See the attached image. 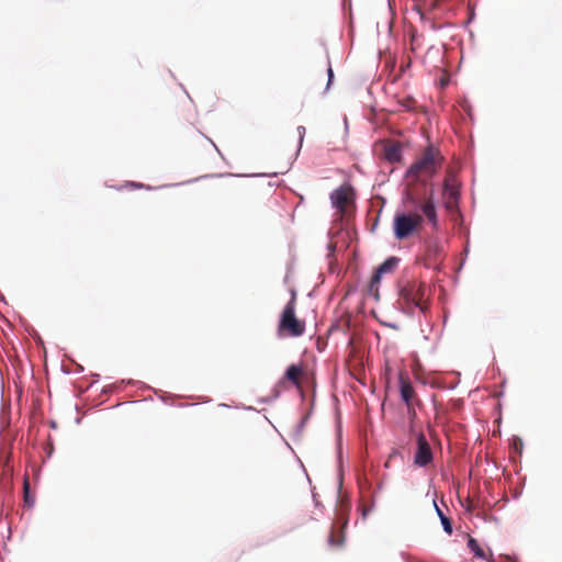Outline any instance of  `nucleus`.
Segmentation results:
<instances>
[{
	"mask_svg": "<svg viewBox=\"0 0 562 562\" xmlns=\"http://www.w3.org/2000/svg\"><path fill=\"white\" fill-rule=\"evenodd\" d=\"M296 294L293 291L291 300L284 306L279 324L278 335L280 337H300L305 333V322L296 317Z\"/></svg>",
	"mask_w": 562,
	"mask_h": 562,
	"instance_id": "f257e3e1",
	"label": "nucleus"
},
{
	"mask_svg": "<svg viewBox=\"0 0 562 562\" xmlns=\"http://www.w3.org/2000/svg\"><path fill=\"white\" fill-rule=\"evenodd\" d=\"M443 157L434 146H428L422 156L409 167L407 173L411 177L419 178L422 176L431 177L441 167Z\"/></svg>",
	"mask_w": 562,
	"mask_h": 562,
	"instance_id": "f03ea898",
	"label": "nucleus"
},
{
	"mask_svg": "<svg viewBox=\"0 0 562 562\" xmlns=\"http://www.w3.org/2000/svg\"><path fill=\"white\" fill-rule=\"evenodd\" d=\"M425 296L426 283L423 281L408 280L401 286L400 299L408 311L418 307L425 312L427 310Z\"/></svg>",
	"mask_w": 562,
	"mask_h": 562,
	"instance_id": "7ed1b4c3",
	"label": "nucleus"
},
{
	"mask_svg": "<svg viewBox=\"0 0 562 562\" xmlns=\"http://www.w3.org/2000/svg\"><path fill=\"white\" fill-rule=\"evenodd\" d=\"M424 223L422 214L415 212H397L393 220L394 236L398 240L406 239L418 233Z\"/></svg>",
	"mask_w": 562,
	"mask_h": 562,
	"instance_id": "20e7f679",
	"label": "nucleus"
},
{
	"mask_svg": "<svg viewBox=\"0 0 562 562\" xmlns=\"http://www.w3.org/2000/svg\"><path fill=\"white\" fill-rule=\"evenodd\" d=\"M333 206L338 211L341 217L346 216L350 206L353 204L355 192L349 186H341L330 194Z\"/></svg>",
	"mask_w": 562,
	"mask_h": 562,
	"instance_id": "39448f33",
	"label": "nucleus"
},
{
	"mask_svg": "<svg viewBox=\"0 0 562 562\" xmlns=\"http://www.w3.org/2000/svg\"><path fill=\"white\" fill-rule=\"evenodd\" d=\"M398 263V259L396 257H391L386 259L383 263H381L376 270L374 271L373 276L371 277L370 283L368 285V292L375 296V299L379 297V284L381 281V277L384 273L392 272Z\"/></svg>",
	"mask_w": 562,
	"mask_h": 562,
	"instance_id": "423d86ee",
	"label": "nucleus"
},
{
	"mask_svg": "<svg viewBox=\"0 0 562 562\" xmlns=\"http://www.w3.org/2000/svg\"><path fill=\"white\" fill-rule=\"evenodd\" d=\"M417 449L414 453V464L426 467L432 461V451L424 432H418L416 437Z\"/></svg>",
	"mask_w": 562,
	"mask_h": 562,
	"instance_id": "0eeeda50",
	"label": "nucleus"
},
{
	"mask_svg": "<svg viewBox=\"0 0 562 562\" xmlns=\"http://www.w3.org/2000/svg\"><path fill=\"white\" fill-rule=\"evenodd\" d=\"M443 257V247L438 240H431L427 244L425 254V266L430 268L441 262Z\"/></svg>",
	"mask_w": 562,
	"mask_h": 562,
	"instance_id": "6e6552de",
	"label": "nucleus"
},
{
	"mask_svg": "<svg viewBox=\"0 0 562 562\" xmlns=\"http://www.w3.org/2000/svg\"><path fill=\"white\" fill-rule=\"evenodd\" d=\"M419 209L426 220L430 223L432 229L437 231L439 227V222L432 192L420 203Z\"/></svg>",
	"mask_w": 562,
	"mask_h": 562,
	"instance_id": "1a4fd4ad",
	"label": "nucleus"
},
{
	"mask_svg": "<svg viewBox=\"0 0 562 562\" xmlns=\"http://www.w3.org/2000/svg\"><path fill=\"white\" fill-rule=\"evenodd\" d=\"M400 384H401V397L405 402V404L407 406V411L412 412V411H414V408H413V401L415 398L414 387H413L411 381L408 380V378L403 374L400 375Z\"/></svg>",
	"mask_w": 562,
	"mask_h": 562,
	"instance_id": "9d476101",
	"label": "nucleus"
},
{
	"mask_svg": "<svg viewBox=\"0 0 562 562\" xmlns=\"http://www.w3.org/2000/svg\"><path fill=\"white\" fill-rule=\"evenodd\" d=\"M443 198H445V205L448 210H452L458 203L459 191H458V188L451 182L450 179L445 180Z\"/></svg>",
	"mask_w": 562,
	"mask_h": 562,
	"instance_id": "9b49d317",
	"label": "nucleus"
},
{
	"mask_svg": "<svg viewBox=\"0 0 562 562\" xmlns=\"http://www.w3.org/2000/svg\"><path fill=\"white\" fill-rule=\"evenodd\" d=\"M383 157L389 162H398L402 158V146L398 143H389L383 148Z\"/></svg>",
	"mask_w": 562,
	"mask_h": 562,
	"instance_id": "f8f14e48",
	"label": "nucleus"
},
{
	"mask_svg": "<svg viewBox=\"0 0 562 562\" xmlns=\"http://www.w3.org/2000/svg\"><path fill=\"white\" fill-rule=\"evenodd\" d=\"M347 525V520L342 522L340 527H338L336 524L333 526L331 531L328 537V543L331 547H341L345 542V527Z\"/></svg>",
	"mask_w": 562,
	"mask_h": 562,
	"instance_id": "ddd939ff",
	"label": "nucleus"
},
{
	"mask_svg": "<svg viewBox=\"0 0 562 562\" xmlns=\"http://www.w3.org/2000/svg\"><path fill=\"white\" fill-rule=\"evenodd\" d=\"M303 373V370L300 366L292 364L290 366L286 371L284 378L290 381L294 386L300 387L301 385V375Z\"/></svg>",
	"mask_w": 562,
	"mask_h": 562,
	"instance_id": "4468645a",
	"label": "nucleus"
},
{
	"mask_svg": "<svg viewBox=\"0 0 562 562\" xmlns=\"http://www.w3.org/2000/svg\"><path fill=\"white\" fill-rule=\"evenodd\" d=\"M434 506L436 508V512L441 520V524H442V527H443V530L448 533V535H451L452 533V525H451V521L450 519L442 513V510L437 506L436 502H434Z\"/></svg>",
	"mask_w": 562,
	"mask_h": 562,
	"instance_id": "2eb2a0df",
	"label": "nucleus"
},
{
	"mask_svg": "<svg viewBox=\"0 0 562 562\" xmlns=\"http://www.w3.org/2000/svg\"><path fill=\"white\" fill-rule=\"evenodd\" d=\"M468 547L471 549V551L474 552V554L477 558H481V559L485 558V553H484L483 549L480 547V544L477 543V541L474 538H470L468 540Z\"/></svg>",
	"mask_w": 562,
	"mask_h": 562,
	"instance_id": "dca6fc26",
	"label": "nucleus"
},
{
	"mask_svg": "<svg viewBox=\"0 0 562 562\" xmlns=\"http://www.w3.org/2000/svg\"><path fill=\"white\" fill-rule=\"evenodd\" d=\"M398 102L407 111H412V110H414L416 108V100L413 97H409V95L404 97Z\"/></svg>",
	"mask_w": 562,
	"mask_h": 562,
	"instance_id": "f3484780",
	"label": "nucleus"
},
{
	"mask_svg": "<svg viewBox=\"0 0 562 562\" xmlns=\"http://www.w3.org/2000/svg\"><path fill=\"white\" fill-rule=\"evenodd\" d=\"M327 75H328V80H327L326 89L330 86L333 77H334V71H333V68L329 63H328V67H327Z\"/></svg>",
	"mask_w": 562,
	"mask_h": 562,
	"instance_id": "a211bd4d",
	"label": "nucleus"
},
{
	"mask_svg": "<svg viewBox=\"0 0 562 562\" xmlns=\"http://www.w3.org/2000/svg\"><path fill=\"white\" fill-rule=\"evenodd\" d=\"M24 498H25V502L26 503H30L32 504L33 501H30V495H29V482L27 480L24 482Z\"/></svg>",
	"mask_w": 562,
	"mask_h": 562,
	"instance_id": "6ab92c4d",
	"label": "nucleus"
},
{
	"mask_svg": "<svg viewBox=\"0 0 562 562\" xmlns=\"http://www.w3.org/2000/svg\"><path fill=\"white\" fill-rule=\"evenodd\" d=\"M297 130H299V134H300V140L302 142L303 140V135L305 133V128L303 126H300Z\"/></svg>",
	"mask_w": 562,
	"mask_h": 562,
	"instance_id": "aec40b11",
	"label": "nucleus"
},
{
	"mask_svg": "<svg viewBox=\"0 0 562 562\" xmlns=\"http://www.w3.org/2000/svg\"><path fill=\"white\" fill-rule=\"evenodd\" d=\"M133 187L139 188L142 184L132 183Z\"/></svg>",
	"mask_w": 562,
	"mask_h": 562,
	"instance_id": "412c9836",
	"label": "nucleus"
}]
</instances>
